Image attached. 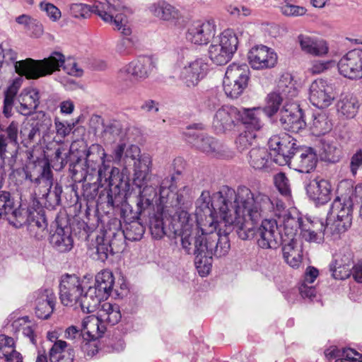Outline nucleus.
I'll return each instance as SVG.
<instances>
[{
    "label": "nucleus",
    "instance_id": "nucleus-1",
    "mask_svg": "<svg viewBox=\"0 0 362 362\" xmlns=\"http://www.w3.org/2000/svg\"><path fill=\"white\" fill-rule=\"evenodd\" d=\"M196 216L211 215L213 208L218 209L226 225L238 227L237 233L241 239L252 235L251 229L254 223L272 209L269 196L259 191L252 192L245 186H240L237 191L223 186L214 194L211 201L209 191H204L196 202Z\"/></svg>",
    "mask_w": 362,
    "mask_h": 362
},
{
    "label": "nucleus",
    "instance_id": "nucleus-2",
    "mask_svg": "<svg viewBox=\"0 0 362 362\" xmlns=\"http://www.w3.org/2000/svg\"><path fill=\"white\" fill-rule=\"evenodd\" d=\"M175 236H180L182 248L195 255L194 264L199 274L205 276L211 271L213 256L226 255L230 248L228 233H206L197 226V218L186 211L178 216L177 223L173 224Z\"/></svg>",
    "mask_w": 362,
    "mask_h": 362
},
{
    "label": "nucleus",
    "instance_id": "nucleus-3",
    "mask_svg": "<svg viewBox=\"0 0 362 362\" xmlns=\"http://www.w3.org/2000/svg\"><path fill=\"white\" fill-rule=\"evenodd\" d=\"M110 162L103 147L95 144L87 150L85 162L81 163V160H77L70 164L69 170L75 181H92L96 177L100 186L107 188V202L112 204L113 195L119 194L120 189L125 187L127 182L123 180L119 169L111 165Z\"/></svg>",
    "mask_w": 362,
    "mask_h": 362
},
{
    "label": "nucleus",
    "instance_id": "nucleus-4",
    "mask_svg": "<svg viewBox=\"0 0 362 362\" xmlns=\"http://www.w3.org/2000/svg\"><path fill=\"white\" fill-rule=\"evenodd\" d=\"M177 189L175 176L164 178L159 187V203L157 205V213L150 217L149 228L153 238L156 239L161 238L166 235L170 236L168 230L165 227L164 218L166 221H170L169 230L174 235L173 224L177 223L178 216L182 211H180L181 206L184 205L189 199L190 189L185 186L179 190Z\"/></svg>",
    "mask_w": 362,
    "mask_h": 362
},
{
    "label": "nucleus",
    "instance_id": "nucleus-5",
    "mask_svg": "<svg viewBox=\"0 0 362 362\" xmlns=\"http://www.w3.org/2000/svg\"><path fill=\"white\" fill-rule=\"evenodd\" d=\"M60 67H63L64 71L71 76L78 77L83 74V70L74 59L65 60L64 55L59 52H54L49 57L41 60L28 58L15 63L16 71L28 79H37L51 75L59 71Z\"/></svg>",
    "mask_w": 362,
    "mask_h": 362
},
{
    "label": "nucleus",
    "instance_id": "nucleus-6",
    "mask_svg": "<svg viewBox=\"0 0 362 362\" xmlns=\"http://www.w3.org/2000/svg\"><path fill=\"white\" fill-rule=\"evenodd\" d=\"M115 163L122 168V173H129V168L134 167V184L141 188L142 184L151 178L152 158L148 153L141 154V150L136 145L127 147L124 143L115 146L110 156Z\"/></svg>",
    "mask_w": 362,
    "mask_h": 362
},
{
    "label": "nucleus",
    "instance_id": "nucleus-7",
    "mask_svg": "<svg viewBox=\"0 0 362 362\" xmlns=\"http://www.w3.org/2000/svg\"><path fill=\"white\" fill-rule=\"evenodd\" d=\"M126 9L120 0H105V2L90 6L84 4H72L70 5V13L74 18H87L90 13L98 14L107 23H114L115 28L124 35L128 36L132 31L127 25V16L122 13Z\"/></svg>",
    "mask_w": 362,
    "mask_h": 362
},
{
    "label": "nucleus",
    "instance_id": "nucleus-8",
    "mask_svg": "<svg viewBox=\"0 0 362 362\" xmlns=\"http://www.w3.org/2000/svg\"><path fill=\"white\" fill-rule=\"evenodd\" d=\"M332 235L339 233V197L337 196L327 213L326 226L320 221L307 219L300 230L303 238L308 242L317 243L322 239L324 233Z\"/></svg>",
    "mask_w": 362,
    "mask_h": 362
},
{
    "label": "nucleus",
    "instance_id": "nucleus-9",
    "mask_svg": "<svg viewBox=\"0 0 362 362\" xmlns=\"http://www.w3.org/2000/svg\"><path fill=\"white\" fill-rule=\"evenodd\" d=\"M122 315L117 304L104 303L98 311V316L89 315L85 317L81 323L84 331L90 339H97L103 336L106 329L102 322L113 326L121 320Z\"/></svg>",
    "mask_w": 362,
    "mask_h": 362
},
{
    "label": "nucleus",
    "instance_id": "nucleus-10",
    "mask_svg": "<svg viewBox=\"0 0 362 362\" xmlns=\"http://www.w3.org/2000/svg\"><path fill=\"white\" fill-rule=\"evenodd\" d=\"M272 204V209L267 213L263 214L259 221L254 223L251 229L252 235L245 240L256 238L257 245L262 249H276L283 243V237L279 228V225L275 219L264 218L274 209V204L269 197Z\"/></svg>",
    "mask_w": 362,
    "mask_h": 362
},
{
    "label": "nucleus",
    "instance_id": "nucleus-11",
    "mask_svg": "<svg viewBox=\"0 0 362 362\" xmlns=\"http://www.w3.org/2000/svg\"><path fill=\"white\" fill-rule=\"evenodd\" d=\"M298 90L295 86L292 77L289 74L282 75L276 90L270 93L266 99V105L262 112L272 118L280 111L279 106L284 103H291L290 100L298 95Z\"/></svg>",
    "mask_w": 362,
    "mask_h": 362
},
{
    "label": "nucleus",
    "instance_id": "nucleus-12",
    "mask_svg": "<svg viewBox=\"0 0 362 362\" xmlns=\"http://www.w3.org/2000/svg\"><path fill=\"white\" fill-rule=\"evenodd\" d=\"M156 68V62L152 57L141 56L119 69L118 80L125 88H130L134 81L147 78Z\"/></svg>",
    "mask_w": 362,
    "mask_h": 362
},
{
    "label": "nucleus",
    "instance_id": "nucleus-13",
    "mask_svg": "<svg viewBox=\"0 0 362 362\" xmlns=\"http://www.w3.org/2000/svg\"><path fill=\"white\" fill-rule=\"evenodd\" d=\"M238 45L235 34L231 30H226L212 40L209 49V58L217 65H225L232 59Z\"/></svg>",
    "mask_w": 362,
    "mask_h": 362
},
{
    "label": "nucleus",
    "instance_id": "nucleus-14",
    "mask_svg": "<svg viewBox=\"0 0 362 362\" xmlns=\"http://www.w3.org/2000/svg\"><path fill=\"white\" fill-rule=\"evenodd\" d=\"M250 70L245 64H232L226 69L223 82V90L228 97L237 98L247 88Z\"/></svg>",
    "mask_w": 362,
    "mask_h": 362
},
{
    "label": "nucleus",
    "instance_id": "nucleus-15",
    "mask_svg": "<svg viewBox=\"0 0 362 362\" xmlns=\"http://www.w3.org/2000/svg\"><path fill=\"white\" fill-rule=\"evenodd\" d=\"M268 145L273 154V160L279 165H284L293 159L298 149L296 139L291 135L283 133L272 136Z\"/></svg>",
    "mask_w": 362,
    "mask_h": 362
},
{
    "label": "nucleus",
    "instance_id": "nucleus-16",
    "mask_svg": "<svg viewBox=\"0 0 362 362\" xmlns=\"http://www.w3.org/2000/svg\"><path fill=\"white\" fill-rule=\"evenodd\" d=\"M84 281L76 274H64L59 283V298L65 306L78 305L81 295L84 293Z\"/></svg>",
    "mask_w": 362,
    "mask_h": 362
},
{
    "label": "nucleus",
    "instance_id": "nucleus-17",
    "mask_svg": "<svg viewBox=\"0 0 362 362\" xmlns=\"http://www.w3.org/2000/svg\"><path fill=\"white\" fill-rule=\"evenodd\" d=\"M209 70L207 59L197 57L187 62L181 69L179 74L180 81L188 88H194L206 77Z\"/></svg>",
    "mask_w": 362,
    "mask_h": 362
},
{
    "label": "nucleus",
    "instance_id": "nucleus-18",
    "mask_svg": "<svg viewBox=\"0 0 362 362\" xmlns=\"http://www.w3.org/2000/svg\"><path fill=\"white\" fill-rule=\"evenodd\" d=\"M278 118L281 127L291 132L298 133L306 126L303 110L296 103H286L280 110Z\"/></svg>",
    "mask_w": 362,
    "mask_h": 362
},
{
    "label": "nucleus",
    "instance_id": "nucleus-19",
    "mask_svg": "<svg viewBox=\"0 0 362 362\" xmlns=\"http://www.w3.org/2000/svg\"><path fill=\"white\" fill-rule=\"evenodd\" d=\"M30 179L35 184L42 185L45 187L47 188V192L42 194L46 201L45 204H48L52 208H54L60 204L62 189L61 187L57 185L53 191L50 190L53 183V175L48 162L45 163L40 174L37 177L33 180L30 175Z\"/></svg>",
    "mask_w": 362,
    "mask_h": 362
},
{
    "label": "nucleus",
    "instance_id": "nucleus-20",
    "mask_svg": "<svg viewBox=\"0 0 362 362\" xmlns=\"http://www.w3.org/2000/svg\"><path fill=\"white\" fill-rule=\"evenodd\" d=\"M344 185L347 187L348 192L344 194V202L341 205V213L344 212L346 214H341V228L344 231L347 230L352 224V211L354 202H357L361 203L360 209H362V182L356 185L354 188L349 187V183L347 181L344 182Z\"/></svg>",
    "mask_w": 362,
    "mask_h": 362
},
{
    "label": "nucleus",
    "instance_id": "nucleus-21",
    "mask_svg": "<svg viewBox=\"0 0 362 362\" xmlns=\"http://www.w3.org/2000/svg\"><path fill=\"white\" fill-rule=\"evenodd\" d=\"M216 25L213 21L193 22L188 28L186 39L194 45H206L215 37Z\"/></svg>",
    "mask_w": 362,
    "mask_h": 362
},
{
    "label": "nucleus",
    "instance_id": "nucleus-22",
    "mask_svg": "<svg viewBox=\"0 0 362 362\" xmlns=\"http://www.w3.org/2000/svg\"><path fill=\"white\" fill-rule=\"evenodd\" d=\"M305 188L309 198L317 204H325L331 199L330 182L318 176L312 175L305 181Z\"/></svg>",
    "mask_w": 362,
    "mask_h": 362
},
{
    "label": "nucleus",
    "instance_id": "nucleus-23",
    "mask_svg": "<svg viewBox=\"0 0 362 362\" xmlns=\"http://www.w3.org/2000/svg\"><path fill=\"white\" fill-rule=\"evenodd\" d=\"M240 118V110L234 106L224 105L219 108L213 120L217 133H226L234 129Z\"/></svg>",
    "mask_w": 362,
    "mask_h": 362
},
{
    "label": "nucleus",
    "instance_id": "nucleus-24",
    "mask_svg": "<svg viewBox=\"0 0 362 362\" xmlns=\"http://www.w3.org/2000/svg\"><path fill=\"white\" fill-rule=\"evenodd\" d=\"M247 59L254 69H271L277 63L276 54L264 45L253 47L247 54Z\"/></svg>",
    "mask_w": 362,
    "mask_h": 362
},
{
    "label": "nucleus",
    "instance_id": "nucleus-25",
    "mask_svg": "<svg viewBox=\"0 0 362 362\" xmlns=\"http://www.w3.org/2000/svg\"><path fill=\"white\" fill-rule=\"evenodd\" d=\"M334 98L332 87L322 79L314 81L309 90V100L313 105L325 108L331 105Z\"/></svg>",
    "mask_w": 362,
    "mask_h": 362
},
{
    "label": "nucleus",
    "instance_id": "nucleus-26",
    "mask_svg": "<svg viewBox=\"0 0 362 362\" xmlns=\"http://www.w3.org/2000/svg\"><path fill=\"white\" fill-rule=\"evenodd\" d=\"M341 75L350 79L362 77V49H354L341 57Z\"/></svg>",
    "mask_w": 362,
    "mask_h": 362
},
{
    "label": "nucleus",
    "instance_id": "nucleus-27",
    "mask_svg": "<svg viewBox=\"0 0 362 362\" xmlns=\"http://www.w3.org/2000/svg\"><path fill=\"white\" fill-rule=\"evenodd\" d=\"M188 142L192 144L197 149L213 156H220L222 145L214 137L194 131L186 133Z\"/></svg>",
    "mask_w": 362,
    "mask_h": 362
},
{
    "label": "nucleus",
    "instance_id": "nucleus-28",
    "mask_svg": "<svg viewBox=\"0 0 362 362\" xmlns=\"http://www.w3.org/2000/svg\"><path fill=\"white\" fill-rule=\"evenodd\" d=\"M300 173H308L315 168L317 163V153L311 147H300L290 162Z\"/></svg>",
    "mask_w": 362,
    "mask_h": 362
},
{
    "label": "nucleus",
    "instance_id": "nucleus-29",
    "mask_svg": "<svg viewBox=\"0 0 362 362\" xmlns=\"http://www.w3.org/2000/svg\"><path fill=\"white\" fill-rule=\"evenodd\" d=\"M55 302L56 297L52 289L39 290L36 298V316L40 319H47L54 311Z\"/></svg>",
    "mask_w": 362,
    "mask_h": 362
},
{
    "label": "nucleus",
    "instance_id": "nucleus-30",
    "mask_svg": "<svg viewBox=\"0 0 362 362\" xmlns=\"http://www.w3.org/2000/svg\"><path fill=\"white\" fill-rule=\"evenodd\" d=\"M156 187L157 185L151 182V178H150L144 182L142 187L139 188V194L136 202L137 213L139 214L144 213L153 206L154 199L159 194Z\"/></svg>",
    "mask_w": 362,
    "mask_h": 362
},
{
    "label": "nucleus",
    "instance_id": "nucleus-31",
    "mask_svg": "<svg viewBox=\"0 0 362 362\" xmlns=\"http://www.w3.org/2000/svg\"><path fill=\"white\" fill-rule=\"evenodd\" d=\"M52 246L59 252H69L74 246V240L70 227L57 226L54 233L50 235Z\"/></svg>",
    "mask_w": 362,
    "mask_h": 362
},
{
    "label": "nucleus",
    "instance_id": "nucleus-32",
    "mask_svg": "<svg viewBox=\"0 0 362 362\" xmlns=\"http://www.w3.org/2000/svg\"><path fill=\"white\" fill-rule=\"evenodd\" d=\"M339 137L337 134L331 133L326 135L321 140L320 156L321 159L329 162L336 163L339 160Z\"/></svg>",
    "mask_w": 362,
    "mask_h": 362
},
{
    "label": "nucleus",
    "instance_id": "nucleus-33",
    "mask_svg": "<svg viewBox=\"0 0 362 362\" xmlns=\"http://www.w3.org/2000/svg\"><path fill=\"white\" fill-rule=\"evenodd\" d=\"M240 110V118L238 122L244 124L245 130L257 132L263 127L261 119L262 110L259 107L241 108Z\"/></svg>",
    "mask_w": 362,
    "mask_h": 362
},
{
    "label": "nucleus",
    "instance_id": "nucleus-34",
    "mask_svg": "<svg viewBox=\"0 0 362 362\" xmlns=\"http://www.w3.org/2000/svg\"><path fill=\"white\" fill-rule=\"evenodd\" d=\"M282 252L286 262L293 268H298L303 259V250L300 241L289 240L283 241Z\"/></svg>",
    "mask_w": 362,
    "mask_h": 362
},
{
    "label": "nucleus",
    "instance_id": "nucleus-35",
    "mask_svg": "<svg viewBox=\"0 0 362 362\" xmlns=\"http://www.w3.org/2000/svg\"><path fill=\"white\" fill-rule=\"evenodd\" d=\"M30 232L38 240L42 239L47 233V221L43 209L33 210L27 221Z\"/></svg>",
    "mask_w": 362,
    "mask_h": 362
},
{
    "label": "nucleus",
    "instance_id": "nucleus-36",
    "mask_svg": "<svg viewBox=\"0 0 362 362\" xmlns=\"http://www.w3.org/2000/svg\"><path fill=\"white\" fill-rule=\"evenodd\" d=\"M304 223L305 221L298 214L294 215L291 213L285 214L283 216V230H280L283 241L297 240L296 238L297 231L298 229L301 230Z\"/></svg>",
    "mask_w": 362,
    "mask_h": 362
},
{
    "label": "nucleus",
    "instance_id": "nucleus-37",
    "mask_svg": "<svg viewBox=\"0 0 362 362\" xmlns=\"http://www.w3.org/2000/svg\"><path fill=\"white\" fill-rule=\"evenodd\" d=\"M103 299L105 298L95 288L89 286L87 291L81 295L78 304L83 313H91L98 308Z\"/></svg>",
    "mask_w": 362,
    "mask_h": 362
},
{
    "label": "nucleus",
    "instance_id": "nucleus-38",
    "mask_svg": "<svg viewBox=\"0 0 362 362\" xmlns=\"http://www.w3.org/2000/svg\"><path fill=\"white\" fill-rule=\"evenodd\" d=\"M151 13L165 21H170L178 18L179 12L173 6L165 1H159L149 6Z\"/></svg>",
    "mask_w": 362,
    "mask_h": 362
},
{
    "label": "nucleus",
    "instance_id": "nucleus-39",
    "mask_svg": "<svg viewBox=\"0 0 362 362\" xmlns=\"http://www.w3.org/2000/svg\"><path fill=\"white\" fill-rule=\"evenodd\" d=\"M67 344L59 340L52 346L49 352L50 362H72L74 358L73 349H66Z\"/></svg>",
    "mask_w": 362,
    "mask_h": 362
},
{
    "label": "nucleus",
    "instance_id": "nucleus-40",
    "mask_svg": "<svg viewBox=\"0 0 362 362\" xmlns=\"http://www.w3.org/2000/svg\"><path fill=\"white\" fill-rule=\"evenodd\" d=\"M114 285V276L111 272L105 270L95 276V283L92 288H95L105 299L108 298Z\"/></svg>",
    "mask_w": 362,
    "mask_h": 362
},
{
    "label": "nucleus",
    "instance_id": "nucleus-41",
    "mask_svg": "<svg viewBox=\"0 0 362 362\" xmlns=\"http://www.w3.org/2000/svg\"><path fill=\"white\" fill-rule=\"evenodd\" d=\"M273 157L272 151L268 152L264 147H256L249 153V163L257 170H262L267 166L269 158Z\"/></svg>",
    "mask_w": 362,
    "mask_h": 362
},
{
    "label": "nucleus",
    "instance_id": "nucleus-42",
    "mask_svg": "<svg viewBox=\"0 0 362 362\" xmlns=\"http://www.w3.org/2000/svg\"><path fill=\"white\" fill-rule=\"evenodd\" d=\"M299 42L302 49L311 54L322 56L328 52V47L324 41H313L310 37L300 35Z\"/></svg>",
    "mask_w": 362,
    "mask_h": 362
},
{
    "label": "nucleus",
    "instance_id": "nucleus-43",
    "mask_svg": "<svg viewBox=\"0 0 362 362\" xmlns=\"http://www.w3.org/2000/svg\"><path fill=\"white\" fill-rule=\"evenodd\" d=\"M64 337L67 339L90 341L88 342H86V345H88L89 348L93 346V349H89L88 351V355L94 356L98 351V348L97 346L95 339H90V338L87 334L86 331H84L83 327L82 331L81 332L76 327L71 326L66 329Z\"/></svg>",
    "mask_w": 362,
    "mask_h": 362
},
{
    "label": "nucleus",
    "instance_id": "nucleus-44",
    "mask_svg": "<svg viewBox=\"0 0 362 362\" xmlns=\"http://www.w3.org/2000/svg\"><path fill=\"white\" fill-rule=\"evenodd\" d=\"M32 211L33 210L25 209L23 207L21 204L16 207V204L14 203V206L12 210L10 211V214L7 215L5 218H6L15 227L19 228L27 223L30 217V214Z\"/></svg>",
    "mask_w": 362,
    "mask_h": 362
},
{
    "label": "nucleus",
    "instance_id": "nucleus-45",
    "mask_svg": "<svg viewBox=\"0 0 362 362\" xmlns=\"http://www.w3.org/2000/svg\"><path fill=\"white\" fill-rule=\"evenodd\" d=\"M359 108V103L352 93H346L341 99V113L346 118H354Z\"/></svg>",
    "mask_w": 362,
    "mask_h": 362
},
{
    "label": "nucleus",
    "instance_id": "nucleus-46",
    "mask_svg": "<svg viewBox=\"0 0 362 362\" xmlns=\"http://www.w3.org/2000/svg\"><path fill=\"white\" fill-rule=\"evenodd\" d=\"M144 231V226L139 221H133L125 224L123 234L126 240L137 241L141 239Z\"/></svg>",
    "mask_w": 362,
    "mask_h": 362
},
{
    "label": "nucleus",
    "instance_id": "nucleus-47",
    "mask_svg": "<svg viewBox=\"0 0 362 362\" xmlns=\"http://www.w3.org/2000/svg\"><path fill=\"white\" fill-rule=\"evenodd\" d=\"M332 127V123L325 113L314 115L312 129L315 134H325Z\"/></svg>",
    "mask_w": 362,
    "mask_h": 362
},
{
    "label": "nucleus",
    "instance_id": "nucleus-48",
    "mask_svg": "<svg viewBox=\"0 0 362 362\" xmlns=\"http://www.w3.org/2000/svg\"><path fill=\"white\" fill-rule=\"evenodd\" d=\"M96 254L98 259L104 262L110 255H113V249L110 244V240L107 237H98L96 239Z\"/></svg>",
    "mask_w": 362,
    "mask_h": 362
},
{
    "label": "nucleus",
    "instance_id": "nucleus-49",
    "mask_svg": "<svg viewBox=\"0 0 362 362\" xmlns=\"http://www.w3.org/2000/svg\"><path fill=\"white\" fill-rule=\"evenodd\" d=\"M275 187L279 193L286 199H289L291 197V189L290 182L286 174L279 173L274 177Z\"/></svg>",
    "mask_w": 362,
    "mask_h": 362
},
{
    "label": "nucleus",
    "instance_id": "nucleus-50",
    "mask_svg": "<svg viewBox=\"0 0 362 362\" xmlns=\"http://www.w3.org/2000/svg\"><path fill=\"white\" fill-rule=\"evenodd\" d=\"M256 133L245 130L241 132L235 140L236 147L238 151H243L251 146L256 140Z\"/></svg>",
    "mask_w": 362,
    "mask_h": 362
},
{
    "label": "nucleus",
    "instance_id": "nucleus-51",
    "mask_svg": "<svg viewBox=\"0 0 362 362\" xmlns=\"http://www.w3.org/2000/svg\"><path fill=\"white\" fill-rule=\"evenodd\" d=\"M91 121H95L98 124L103 125L104 133L105 135L110 134L115 137L116 136H119L122 132V124L119 121L112 120L108 122L105 124H103V118L98 115L93 117Z\"/></svg>",
    "mask_w": 362,
    "mask_h": 362
},
{
    "label": "nucleus",
    "instance_id": "nucleus-52",
    "mask_svg": "<svg viewBox=\"0 0 362 362\" xmlns=\"http://www.w3.org/2000/svg\"><path fill=\"white\" fill-rule=\"evenodd\" d=\"M14 199L7 191H0V218H6L14 206Z\"/></svg>",
    "mask_w": 362,
    "mask_h": 362
},
{
    "label": "nucleus",
    "instance_id": "nucleus-53",
    "mask_svg": "<svg viewBox=\"0 0 362 362\" xmlns=\"http://www.w3.org/2000/svg\"><path fill=\"white\" fill-rule=\"evenodd\" d=\"M19 103H25L36 110L40 104L39 91L36 89L23 91L19 96Z\"/></svg>",
    "mask_w": 362,
    "mask_h": 362
},
{
    "label": "nucleus",
    "instance_id": "nucleus-54",
    "mask_svg": "<svg viewBox=\"0 0 362 362\" xmlns=\"http://www.w3.org/2000/svg\"><path fill=\"white\" fill-rule=\"evenodd\" d=\"M280 8L281 13L286 16H300L305 14L307 11L305 7L292 4L287 0L282 3Z\"/></svg>",
    "mask_w": 362,
    "mask_h": 362
},
{
    "label": "nucleus",
    "instance_id": "nucleus-55",
    "mask_svg": "<svg viewBox=\"0 0 362 362\" xmlns=\"http://www.w3.org/2000/svg\"><path fill=\"white\" fill-rule=\"evenodd\" d=\"M336 65L337 67H339V63L336 62L334 60H314L311 62V66L309 68V70L313 74H319L334 67Z\"/></svg>",
    "mask_w": 362,
    "mask_h": 362
},
{
    "label": "nucleus",
    "instance_id": "nucleus-56",
    "mask_svg": "<svg viewBox=\"0 0 362 362\" xmlns=\"http://www.w3.org/2000/svg\"><path fill=\"white\" fill-rule=\"evenodd\" d=\"M352 275L354 279L359 283L362 284V260L358 261L356 264L352 266L351 269L347 268L344 271V274H342L341 271V280L346 279Z\"/></svg>",
    "mask_w": 362,
    "mask_h": 362
},
{
    "label": "nucleus",
    "instance_id": "nucleus-57",
    "mask_svg": "<svg viewBox=\"0 0 362 362\" xmlns=\"http://www.w3.org/2000/svg\"><path fill=\"white\" fill-rule=\"evenodd\" d=\"M16 349L13 338L5 334H0V358L11 354Z\"/></svg>",
    "mask_w": 362,
    "mask_h": 362
},
{
    "label": "nucleus",
    "instance_id": "nucleus-58",
    "mask_svg": "<svg viewBox=\"0 0 362 362\" xmlns=\"http://www.w3.org/2000/svg\"><path fill=\"white\" fill-rule=\"evenodd\" d=\"M341 362H362V354L353 349H343L341 351Z\"/></svg>",
    "mask_w": 362,
    "mask_h": 362
},
{
    "label": "nucleus",
    "instance_id": "nucleus-59",
    "mask_svg": "<svg viewBox=\"0 0 362 362\" xmlns=\"http://www.w3.org/2000/svg\"><path fill=\"white\" fill-rule=\"evenodd\" d=\"M40 8L45 11L47 16L53 21H57L61 17V11L54 4L50 3L41 2L40 4Z\"/></svg>",
    "mask_w": 362,
    "mask_h": 362
},
{
    "label": "nucleus",
    "instance_id": "nucleus-60",
    "mask_svg": "<svg viewBox=\"0 0 362 362\" xmlns=\"http://www.w3.org/2000/svg\"><path fill=\"white\" fill-rule=\"evenodd\" d=\"M67 156L65 154L64 157L62 156V149L58 148L54 153V157L52 159V166L56 170L62 169L66 164Z\"/></svg>",
    "mask_w": 362,
    "mask_h": 362
},
{
    "label": "nucleus",
    "instance_id": "nucleus-61",
    "mask_svg": "<svg viewBox=\"0 0 362 362\" xmlns=\"http://www.w3.org/2000/svg\"><path fill=\"white\" fill-rule=\"evenodd\" d=\"M339 255L338 254H334L332 256V259L328 265V274L330 276L337 280L339 278V272L337 269L339 268Z\"/></svg>",
    "mask_w": 362,
    "mask_h": 362
},
{
    "label": "nucleus",
    "instance_id": "nucleus-62",
    "mask_svg": "<svg viewBox=\"0 0 362 362\" xmlns=\"http://www.w3.org/2000/svg\"><path fill=\"white\" fill-rule=\"evenodd\" d=\"M7 138L11 144L14 146L18 145V123L13 121L6 129Z\"/></svg>",
    "mask_w": 362,
    "mask_h": 362
},
{
    "label": "nucleus",
    "instance_id": "nucleus-63",
    "mask_svg": "<svg viewBox=\"0 0 362 362\" xmlns=\"http://www.w3.org/2000/svg\"><path fill=\"white\" fill-rule=\"evenodd\" d=\"M54 124L57 136L62 137V139L65 138L70 134L74 126V124H71L67 122L64 123L57 120H55Z\"/></svg>",
    "mask_w": 362,
    "mask_h": 362
},
{
    "label": "nucleus",
    "instance_id": "nucleus-64",
    "mask_svg": "<svg viewBox=\"0 0 362 362\" xmlns=\"http://www.w3.org/2000/svg\"><path fill=\"white\" fill-rule=\"evenodd\" d=\"M28 132V138L25 139L22 141V143L25 146H28L34 140L35 135L39 133V128L36 126L32 127L30 129L24 128L21 131V136L23 137L25 136L26 132Z\"/></svg>",
    "mask_w": 362,
    "mask_h": 362
}]
</instances>
